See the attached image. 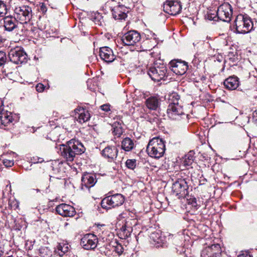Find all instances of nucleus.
<instances>
[{"instance_id":"1","label":"nucleus","mask_w":257,"mask_h":257,"mask_svg":"<svg viewBox=\"0 0 257 257\" xmlns=\"http://www.w3.org/2000/svg\"><path fill=\"white\" fill-rule=\"evenodd\" d=\"M61 156L67 161L72 162L76 155H81L85 151V148L78 140L71 139L67 142V145L60 146Z\"/></svg>"},{"instance_id":"2","label":"nucleus","mask_w":257,"mask_h":257,"mask_svg":"<svg viewBox=\"0 0 257 257\" xmlns=\"http://www.w3.org/2000/svg\"><path fill=\"white\" fill-rule=\"evenodd\" d=\"M165 151V143L162 139L155 137L149 141L147 152L151 157L159 159L164 155Z\"/></svg>"},{"instance_id":"3","label":"nucleus","mask_w":257,"mask_h":257,"mask_svg":"<svg viewBox=\"0 0 257 257\" xmlns=\"http://www.w3.org/2000/svg\"><path fill=\"white\" fill-rule=\"evenodd\" d=\"M234 24L236 32L238 34L247 33L253 28V24L251 19L246 15L241 14L237 15L234 20Z\"/></svg>"},{"instance_id":"4","label":"nucleus","mask_w":257,"mask_h":257,"mask_svg":"<svg viewBox=\"0 0 257 257\" xmlns=\"http://www.w3.org/2000/svg\"><path fill=\"white\" fill-rule=\"evenodd\" d=\"M167 112L168 117L171 119L185 123L188 122V115L184 112L181 104L168 105Z\"/></svg>"},{"instance_id":"5","label":"nucleus","mask_w":257,"mask_h":257,"mask_svg":"<svg viewBox=\"0 0 257 257\" xmlns=\"http://www.w3.org/2000/svg\"><path fill=\"white\" fill-rule=\"evenodd\" d=\"M120 0H110L106 4L112 12L113 18L115 20H124L127 17L128 11L122 5H120Z\"/></svg>"},{"instance_id":"6","label":"nucleus","mask_w":257,"mask_h":257,"mask_svg":"<svg viewBox=\"0 0 257 257\" xmlns=\"http://www.w3.org/2000/svg\"><path fill=\"white\" fill-rule=\"evenodd\" d=\"M14 16L20 23L27 24L33 17L32 8L26 5L17 7L14 9Z\"/></svg>"},{"instance_id":"7","label":"nucleus","mask_w":257,"mask_h":257,"mask_svg":"<svg viewBox=\"0 0 257 257\" xmlns=\"http://www.w3.org/2000/svg\"><path fill=\"white\" fill-rule=\"evenodd\" d=\"M124 201V198L121 194H115L104 198L101 202V207L105 209L121 205Z\"/></svg>"},{"instance_id":"8","label":"nucleus","mask_w":257,"mask_h":257,"mask_svg":"<svg viewBox=\"0 0 257 257\" xmlns=\"http://www.w3.org/2000/svg\"><path fill=\"white\" fill-rule=\"evenodd\" d=\"M167 72V69L164 64H155L149 68L148 74L154 81H159L166 76Z\"/></svg>"},{"instance_id":"9","label":"nucleus","mask_w":257,"mask_h":257,"mask_svg":"<svg viewBox=\"0 0 257 257\" xmlns=\"http://www.w3.org/2000/svg\"><path fill=\"white\" fill-rule=\"evenodd\" d=\"M10 61L19 64L27 61V55L21 48L17 47L11 49L8 54Z\"/></svg>"},{"instance_id":"10","label":"nucleus","mask_w":257,"mask_h":257,"mask_svg":"<svg viewBox=\"0 0 257 257\" xmlns=\"http://www.w3.org/2000/svg\"><path fill=\"white\" fill-rule=\"evenodd\" d=\"M173 195L178 199L184 198L188 193V185L184 179L176 181L172 185Z\"/></svg>"},{"instance_id":"11","label":"nucleus","mask_w":257,"mask_h":257,"mask_svg":"<svg viewBox=\"0 0 257 257\" xmlns=\"http://www.w3.org/2000/svg\"><path fill=\"white\" fill-rule=\"evenodd\" d=\"M141 39L140 34L137 31L131 30L125 33L121 37V41L126 46H137Z\"/></svg>"},{"instance_id":"12","label":"nucleus","mask_w":257,"mask_h":257,"mask_svg":"<svg viewBox=\"0 0 257 257\" xmlns=\"http://www.w3.org/2000/svg\"><path fill=\"white\" fill-rule=\"evenodd\" d=\"M232 15V7L229 3H224L218 8L217 16L220 20L229 22L231 20Z\"/></svg>"},{"instance_id":"13","label":"nucleus","mask_w":257,"mask_h":257,"mask_svg":"<svg viewBox=\"0 0 257 257\" xmlns=\"http://www.w3.org/2000/svg\"><path fill=\"white\" fill-rule=\"evenodd\" d=\"M164 11L171 15H177L179 14L182 10V5L178 1H166L163 6Z\"/></svg>"},{"instance_id":"14","label":"nucleus","mask_w":257,"mask_h":257,"mask_svg":"<svg viewBox=\"0 0 257 257\" xmlns=\"http://www.w3.org/2000/svg\"><path fill=\"white\" fill-rule=\"evenodd\" d=\"M98 238L93 234H86L82 238L81 245L85 249H93L97 246Z\"/></svg>"},{"instance_id":"15","label":"nucleus","mask_w":257,"mask_h":257,"mask_svg":"<svg viewBox=\"0 0 257 257\" xmlns=\"http://www.w3.org/2000/svg\"><path fill=\"white\" fill-rule=\"evenodd\" d=\"M170 65L172 71L179 75L184 74L188 68L187 63L181 60H173L170 61Z\"/></svg>"},{"instance_id":"16","label":"nucleus","mask_w":257,"mask_h":257,"mask_svg":"<svg viewBox=\"0 0 257 257\" xmlns=\"http://www.w3.org/2000/svg\"><path fill=\"white\" fill-rule=\"evenodd\" d=\"M221 248L218 244L206 247L201 251V257H220Z\"/></svg>"},{"instance_id":"17","label":"nucleus","mask_w":257,"mask_h":257,"mask_svg":"<svg viewBox=\"0 0 257 257\" xmlns=\"http://www.w3.org/2000/svg\"><path fill=\"white\" fill-rule=\"evenodd\" d=\"M133 221H134V220L132 219H127L123 223L122 226L118 232L120 238L125 239L131 235L133 231Z\"/></svg>"},{"instance_id":"18","label":"nucleus","mask_w":257,"mask_h":257,"mask_svg":"<svg viewBox=\"0 0 257 257\" xmlns=\"http://www.w3.org/2000/svg\"><path fill=\"white\" fill-rule=\"evenodd\" d=\"M56 211L59 214L65 217L73 216L76 213L73 207L64 203L58 205L56 208Z\"/></svg>"},{"instance_id":"19","label":"nucleus","mask_w":257,"mask_h":257,"mask_svg":"<svg viewBox=\"0 0 257 257\" xmlns=\"http://www.w3.org/2000/svg\"><path fill=\"white\" fill-rule=\"evenodd\" d=\"M99 56L106 63L112 62L115 59L112 50L108 47H103L100 48Z\"/></svg>"},{"instance_id":"20","label":"nucleus","mask_w":257,"mask_h":257,"mask_svg":"<svg viewBox=\"0 0 257 257\" xmlns=\"http://www.w3.org/2000/svg\"><path fill=\"white\" fill-rule=\"evenodd\" d=\"M118 150L115 146H108L101 151L102 156L108 161L111 162L116 158L118 154Z\"/></svg>"},{"instance_id":"21","label":"nucleus","mask_w":257,"mask_h":257,"mask_svg":"<svg viewBox=\"0 0 257 257\" xmlns=\"http://www.w3.org/2000/svg\"><path fill=\"white\" fill-rule=\"evenodd\" d=\"M13 120V118L10 112L0 109V124L2 128L5 130L9 129L6 127L11 125Z\"/></svg>"},{"instance_id":"22","label":"nucleus","mask_w":257,"mask_h":257,"mask_svg":"<svg viewBox=\"0 0 257 257\" xmlns=\"http://www.w3.org/2000/svg\"><path fill=\"white\" fill-rule=\"evenodd\" d=\"M82 187L90 188L95 184L97 182L96 175L86 173L84 174L81 178Z\"/></svg>"},{"instance_id":"23","label":"nucleus","mask_w":257,"mask_h":257,"mask_svg":"<svg viewBox=\"0 0 257 257\" xmlns=\"http://www.w3.org/2000/svg\"><path fill=\"white\" fill-rule=\"evenodd\" d=\"M152 243L156 247L163 246L165 244L166 238L160 231L152 232L150 235Z\"/></svg>"},{"instance_id":"24","label":"nucleus","mask_w":257,"mask_h":257,"mask_svg":"<svg viewBox=\"0 0 257 257\" xmlns=\"http://www.w3.org/2000/svg\"><path fill=\"white\" fill-rule=\"evenodd\" d=\"M17 19L15 17L8 16L5 17L3 18L4 26L6 30L8 31H12L15 29L17 28L18 22Z\"/></svg>"},{"instance_id":"25","label":"nucleus","mask_w":257,"mask_h":257,"mask_svg":"<svg viewBox=\"0 0 257 257\" xmlns=\"http://www.w3.org/2000/svg\"><path fill=\"white\" fill-rule=\"evenodd\" d=\"M75 112L78 114L77 121L80 123H84L89 120L90 115L87 110L79 107L74 110Z\"/></svg>"},{"instance_id":"26","label":"nucleus","mask_w":257,"mask_h":257,"mask_svg":"<svg viewBox=\"0 0 257 257\" xmlns=\"http://www.w3.org/2000/svg\"><path fill=\"white\" fill-rule=\"evenodd\" d=\"M239 79L236 76H230L224 81L225 88L228 90L236 89L239 86Z\"/></svg>"},{"instance_id":"27","label":"nucleus","mask_w":257,"mask_h":257,"mask_svg":"<svg viewBox=\"0 0 257 257\" xmlns=\"http://www.w3.org/2000/svg\"><path fill=\"white\" fill-rule=\"evenodd\" d=\"M146 105L149 109L156 110L160 106V100L158 96H150L146 99Z\"/></svg>"},{"instance_id":"28","label":"nucleus","mask_w":257,"mask_h":257,"mask_svg":"<svg viewBox=\"0 0 257 257\" xmlns=\"http://www.w3.org/2000/svg\"><path fill=\"white\" fill-rule=\"evenodd\" d=\"M135 147L134 141L128 137L124 138L121 143V148L125 152H130Z\"/></svg>"},{"instance_id":"29","label":"nucleus","mask_w":257,"mask_h":257,"mask_svg":"<svg viewBox=\"0 0 257 257\" xmlns=\"http://www.w3.org/2000/svg\"><path fill=\"white\" fill-rule=\"evenodd\" d=\"M180 98V97L177 92H173L169 93L167 96L168 105H176V104H181Z\"/></svg>"},{"instance_id":"30","label":"nucleus","mask_w":257,"mask_h":257,"mask_svg":"<svg viewBox=\"0 0 257 257\" xmlns=\"http://www.w3.org/2000/svg\"><path fill=\"white\" fill-rule=\"evenodd\" d=\"M112 134L117 138L120 137L123 133V128L121 126V123L119 122H115L112 125Z\"/></svg>"},{"instance_id":"31","label":"nucleus","mask_w":257,"mask_h":257,"mask_svg":"<svg viewBox=\"0 0 257 257\" xmlns=\"http://www.w3.org/2000/svg\"><path fill=\"white\" fill-rule=\"evenodd\" d=\"M194 157L192 152H190L188 154L185 155L183 162V165L187 168L191 166L194 162Z\"/></svg>"},{"instance_id":"32","label":"nucleus","mask_w":257,"mask_h":257,"mask_svg":"<svg viewBox=\"0 0 257 257\" xmlns=\"http://www.w3.org/2000/svg\"><path fill=\"white\" fill-rule=\"evenodd\" d=\"M27 24H21L19 25L17 24V28L18 29V33H20L21 35H25L27 34L28 32L29 31L30 29H32V26H27Z\"/></svg>"},{"instance_id":"33","label":"nucleus","mask_w":257,"mask_h":257,"mask_svg":"<svg viewBox=\"0 0 257 257\" xmlns=\"http://www.w3.org/2000/svg\"><path fill=\"white\" fill-rule=\"evenodd\" d=\"M58 253L60 256H63L69 250L68 245L65 243H59L57 246Z\"/></svg>"},{"instance_id":"34","label":"nucleus","mask_w":257,"mask_h":257,"mask_svg":"<svg viewBox=\"0 0 257 257\" xmlns=\"http://www.w3.org/2000/svg\"><path fill=\"white\" fill-rule=\"evenodd\" d=\"M92 19L94 22L98 25H102L104 23L103 17L99 13L95 14Z\"/></svg>"},{"instance_id":"35","label":"nucleus","mask_w":257,"mask_h":257,"mask_svg":"<svg viewBox=\"0 0 257 257\" xmlns=\"http://www.w3.org/2000/svg\"><path fill=\"white\" fill-rule=\"evenodd\" d=\"M136 162V159H127L125 162V165L127 168L134 170L137 166Z\"/></svg>"},{"instance_id":"36","label":"nucleus","mask_w":257,"mask_h":257,"mask_svg":"<svg viewBox=\"0 0 257 257\" xmlns=\"http://www.w3.org/2000/svg\"><path fill=\"white\" fill-rule=\"evenodd\" d=\"M7 12V8L6 5L3 2L0 1V17H4Z\"/></svg>"},{"instance_id":"37","label":"nucleus","mask_w":257,"mask_h":257,"mask_svg":"<svg viewBox=\"0 0 257 257\" xmlns=\"http://www.w3.org/2000/svg\"><path fill=\"white\" fill-rule=\"evenodd\" d=\"M39 251L42 257H49L51 255L50 250L47 247H41L40 248Z\"/></svg>"},{"instance_id":"38","label":"nucleus","mask_w":257,"mask_h":257,"mask_svg":"<svg viewBox=\"0 0 257 257\" xmlns=\"http://www.w3.org/2000/svg\"><path fill=\"white\" fill-rule=\"evenodd\" d=\"M6 61V54L4 52L0 51V66L5 64Z\"/></svg>"},{"instance_id":"39","label":"nucleus","mask_w":257,"mask_h":257,"mask_svg":"<svg viewBox=\"0 0 257 257\" xmlns=\"http://www.w3.org/2000/svg\"><path fill=\"white\" fill-rule=\"evenodd\" d=\"M3 163L4 165L7 167H12L14 164V161L10 160H4Z\"/></svg>"},{"instance_id":"40","label":"nucleus","mask_w":257,"mask_h":257,"mask_svg":"<svg viewBox=\"0 0 257 257\" xmlns=\"http://www.w3.org/2000/svg\"><path fill=\"white\" fill-rule=\"evenodd\" d=\"M100 108L105 112H108L110 110V105L109 104H104L101 105Z\"/></svg>"},{"instance_id":"41","label":"nucleus","mask_w":257,"mask_h":257,"mask_svg":"<svg viewBox=\"0 0 257 257\" xmlns=\"http://www.w3.org/2000/svg\"><path fill=\"white\" fill-rule=\"evenodd\" d=\"M115 250L119 255H120L123 251V248L122 245L119 244L115 246Z\"/></svg>"},{"instance_id":"42","label":"nucleus","mask_w":257,"mask_h":257,"mask_svg":"<svg viewBox=\"0 0 257 257\" xmlns=\"http://www.w3.org/2000/svg\"><path fill=\"white\" fill-rule=\"evenodd\" d=\"M36 90L39 92H42L45 89V86L42 83H38L36 86Z\"/></svg>"},{"instance_id":"43","label":"nucleus","mask_w":257,"mask_h":257,"mask_svg":"<svg viewBox=\"0 0 257 257\" xmlns=\"http://www.w3.org/2000/svg\"><path fill=\"white\" fill-rule=\"evenodd\" d=\"M189 203H190L193 207H196L197 206V200L195 198L190 199Z\"/></svg>"},{"instance_id":"44","label":"nucleus","mask_w":257,"mask_h":257,"mask_svg":"<svg viewBox=\"0 0 257 257\" xmlns=\"http://www.w3.org/2000/svg\"><path fill=\"white\" fill-rule=\"evenodd\" d=\"M237 257H252L247 252H243L239 254Z\"/></svg>"},{"instance_id":"45","label":"nucleus","mask_w":257,"mask_h":257,"mask_svg":"<svg viewBox=\"0 0 257 257\" xmlns=\"http://www.w3.org/2000/svg\"><path fill=\"white\" fill-rule=\"evenodd\" d=\"M252 117L255 121H257V110L252 112Z\"/></svg>"},{"instance_id":"46","label":"nucleus","mask_w":257,"mask_h":257,"mask_svg":"<svg viewBox=\"0 0 257 257\" xmlns=\"http://www.w3.org/2000/svg\"><path fill=\"white\" fill-rule=\"evenodd\" d=\"M208 19L209 20H212L213 19V18L212 17V16L208 15Z\"/></svg>"},{"instance_id":"47","label":"nucleus","mask_w":257,"mask_h":257,"mask_svg":"<svg viewBox=\"0 0 257 257\" xmlns=\"http://www.w3.org/2000/svg\"><path fill=\"white\" fill-rule=\"evenodd\" d=\"M3 252L2 250H0V257L3 255Z\"/></svg>"},{"instance_id":"48","label":"nucleus","mask_w":257,"mask_h":257,"mask_svg":"<svg viewBox=\"0 0 257 257\" xmlns=\"http://www.w3.org/2000/svg\"><path fill=\"white\" fill-rule=\"evenodd\" d=\"M68 225V223L66 222V223H65V226H67V225Z\"/></svg>"},{"instance_id":"49","label":"nucleus","mask_w":257,"mask_h":257,"mask_svg":"<svg viewBox=\"0 0 257 257\" xmlns=\"http://www.w3.org/2000/svg\"><path fill=\"white\" fill-rule=\"evenodd\" d=\"M16 207H17L18 206V205L17 204V202H16Z\"/></svg>"},{"instance_id":"50","label":"nucleus","mask_w":257,"mask_h":257,"mask_svg":"<svg viewBox=\"0 0 257 257\" xmlns=\"http://www.w3.org/2000/svg\"><path fill=\"white\" fill-rule=\"evenodd\" d=\"M36 190H37V192H39L40 191V190L39 189H37Z\"/></svg>"},{"instance_id":"51","label":"nucleus","mask_w":257,"mask_h":257,"mask_svg":"<svg viewBox=\"0 0 257 257\" xmlns=\"http://www.w3.org/2000/svg\"><path fill=\"white\" fill-rule=\"evenodd\" d=\"M1 43H2V40H1V39H0V44H1Z\"/></svg>"}]
</instances>
